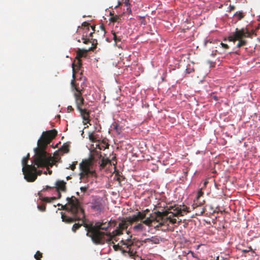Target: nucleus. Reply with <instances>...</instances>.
I'll return each mask as SVG.
<instances>
[{"label":"nucleus","instance_id":"obj_22","mask_svg":"<svg viewBox=\"0 0 260 260\" xmlns=\"http://www.w3.org/2000/svg\"><path fill=\"white\" fill-rule=\"evenodd\" d=\"M98 137L97 135H95L94 133H91L89 134V139L90 141L92 142H95L98 141Z\"/></svg>","mask_w":260,"mask_h":260},{"label":"nucleus","instance_id":"obj_47","mask_svg":"<svg viewBox=\"0 0 260 260\" xmlns=\"http://www.w3.org/2000/svg\"><path fill=\"white\" fill-rule=\"evenodd\" d=\"M100 28L104 31V32L105 33V27H104V25H101L100 26Z\"/></svg>","mask_w":260,"mask_h":260},{"label":"nucleus","instance_id":"obj_8","mask_svg":"<svg viewBox=\"0 0 260 260\" xmlns=\"http://www.w3.org/2000/svg\"><path fill=\"white\" fill-rule=\"evenodd\" d=\"M153 220L156 222H158V224L154 225L155 228H158L159 226L165 224L166 221L169 220L170 222L173 224L177 222V219L175 218H171V215L168 216V211H157L155 212L152 214Z\"/></svg>","mask_w":260,"mask_h":260},{"label":"nucleus","instance_id":"obj_12","mask_svg":"<svg viewBox=\"0 0 260 260\" xmlns=\"http://www.w3.org/2000/svg\"><path fill=\"white\" fill-rule=\"evenodd\" d=\"M67 183L63 180H57L55 183L54 187L57 192L58 199H60L61 197V192H66L67 190V187L66 186Z\"/></svg>","mask_w":260,"mask_h":260},{"label":"nucleus","instance_id":"obj_33","mask_svg":"<svg viewBox=\"0 0 260 260\" xmlns=\"http://www.w3.org/2000/svg\"><path fill=\"white\" fill-rule=\"evenodd\" d=\"M187 209H188V208L186 206L183 205V207L182 208H180V210L181 211V214H183L184 215V213L185 212H188V211H187Z\"/></svg>","mask_w":260,"mask_h":260},{"label":"nucleus","instance_id":"obj_3","mask_svg":"<svg viewBox=\"0 0 260 260\" xmlns=\"http://www.w3.org/2000/svg\"><path fill=\"white\" fill-rule=\"evenodd\" d=\"M67 203L61 205V209L68 212L71 216L61 213L62 221L67 223H72L75 221L81 220V223H75L72 227V231L76 232L81 225L85 223V214L83 208L81 207L78 200L74 196L67 198Z\"/></svg>","mask_w":260,"mask_h":260},{"label":"nucleus","instance_id":"obj_11","mask_svg":"<svg viewBox=\"0 0 260 260\" xmlns=\"http://www.w3.org/2000/svg\"><path fill=\"white\" fill-rule=\"evenodd\" d=\"M145 218V216L144 213H141L138 212L136 214L133 215L123 218L124 220L127 223V226L128 227L129 225H132L134 223L139 221L140 220H142Z\"/></svg>","mask_w":260,"mask_h":260},{"label":"nucleus","instance_id":"obj_32","mask_svg":"<svg viewBox=\"0 0 260 260\" xmlns=\"http://www.w3.org/2000/svg\"><path fill=\"white\" fill-rule=\"evenodd\" d=\"M124 4L125 6L127 7V10H129V12L131 11V10L130 9V3L129 0H125Z\"/></svg>","mask_w":260,"mask_h":260},{"label":"nucleus","instance_id":"obj_52","mask_svg":"<svg viewBox=\"0 0 260 260\" xmlns=\"http://www.w3.org/2000/svg\"><path fill=\"white\" fill-rule=\"evenodd\" d=\"M219 256H217L215 260H219Z\"/></svg>","mask_w":260,"mask_h":260},{"label":"nucleus","instance_id":"obj_1","mask_svg":"<svg viewBox=\"0 0 260 260\" xmlns=\"http://www.w3.org/2000/svg\"><path fill=\"white\" fill-rule=\"evenodd\" d=\"M57 132L53 129L44 132L38 141V147L35 148V157L34 160V165L27 164L28 158H23L22 160V172L24 179L28 182H34L37 179V168L52 167L51 162L52 158L45 151L48 144L57 135Z\"/></svg>","mask_w":260,"mask_h":260},{"label":"nucleus","instance_id":"obj_10","mask_svg":"<svg viewBox=\"0 0 260 260\" xmlns=\"http://www.w3.org/2000/svg\"><path fill=\"white\" fill-rule=\"evenodd\" d=\"M127 229V223L124 220L123 218L121 219V222L118 224L116 229L112 232V241L113 240L117 241L116 237L123 234V231Z\"/></svg>","mask_w":260,"mask_h":260},{"label":"nucleus","instance_id":"obj_6","mask_svg":"<svg viewBox=\"0 0 260 260\" xmlns=\"http://www.w3.org/2000/svg\"><path fill=\"white\" fill-rule=\"evenodd\" d=\"M92 162L90 160H85L80 164L81 172L80 179L81 181L85 182L86 180L90 177H96V173L95 171L90 170Z\"/></svg>","mask_w":260,"mask_h":260},{"label":"nucleus","instance_id":"obj_41","mask_svg":"<svg viewBox=\"0 0 260 260\" xmlns=\"http://www.w3.org/2000/svg\"><path fill=\"white\" fill-rule=\"evenodd\" d=\"M149 211V210L148 209H146L145 210H144L143 211H142V212L140 211V212L141 213H144V214H145V217H146V215H147V213Z\"/></svg>","mask_w":260,"mask_h":260},{"label":"nucleus","instance_id":"obj_20","mask_svg":"<svg viewBox=\"0 0 260 260\" xmlns=\"http://www.w3.org/2000/svg\"><path fill=\"white\" fill-rule=\"evenodd\" d=\"M145 241L153 244H158L159 243L160 239L157 236H153L150 238L146 239Z\"/></svg>","mask_w":260,"mask_h":260},{"label":"nucleus","instance_id":"obj_56","mask_svg":"<svg viewBox=\"0 0 260 260\" xmlns=\"http://www.w3.org/2000/svg\"><path fill=\"white\" fill-rule=\"evenodd\" d=\"M129 231H128L127 232V234H129Z\"/></svg>","mask_w":260,"mask_h":260},{"label":"nucleus","instance_id":"obj_54","mask_svg":"<svg viewBox=\"0 0 260 260\" xmlns=\"http://www.w3.org/2000/svg\"><path fill=\"white\" fill-rule=\"evenodd\" d=\"M72 65L74 66V65H76V64H75V63L74 62H72Z\"/></svg>","mask_w":260,"mask_h":260},{"label":"nucleus","instance_id":"obj_5","mask_svg":"<svg viewBox=\"0 0 260 260\" xmlns=\"http://www.w3.org/2000/svg\"><path fill=\"white\" fill-rule=\"evenodd\" d=\"M253 35L256 36L255 31L253 29H250V26H247L246 27L240 29L236 28L235 32H233L229 37V40L230 41L232 42L239 41L237 46L240 48L245 46L247 43V41L243 39L244 38H251Z\"/></svg>","mask_w":260,"mask_h":260},{"label":"nucleus","instance_id":"obj_46","mask_svg":"<svg viewBox=\"0 0 260 260\" xmlns=\"http://www.w3.org/2000/svg\"><path fill=\"white\" fill-rule=\"evenodd\" d=\"M235 9V7L234 6H230V11H233Z\"/></svg>","mask_w":260,"mask_h":260},{"label":"nucleus","instance_id":"obj_7","mask_svg":"<svg viewBox=\"0 0 260 260\" xmlns=\"http://www.w3.org/2000/svg\"><path fill=\"white\" fill-rule=\"evenodd\" d=\"M132 238V236H131ZM121 245H114L113 248L115 250L118 249L121 250L125 255H128L133 258L136 254V251L132 248L134 242L131 238L127 239L126 240H121Z\"/></svg>","mask_w":260,"mask_h":260},{"label":"nucleus","instance_id":"obj_2","mask_svg":"<svg viewBox=\"0 0 260 260\" xmlns=\"http://www.w3.org/2000/svg\"><path fill=\"white\" fill-rule=\"evenodd\" d=\"M116 223L115 220L102 219L96 221L94 224H84V226L87 231L86 236L90 237L95 244H114L112 241V232L108 231L111 228L115 226Z\"/></svg>","mask_w":260,"mask_h":260},{"label":"nucleus","instance_id":"obj_51","mask_svg":"<svg viewBox=\"0 0 260 260\" xmlns=\"http://www.w3.org/2000/svg\"><path fill=\"white\" fill-rule=\"evenodd\" d=\"M110 16H111V17H112L113 16H114L113 13H112V12L110 13Z\"/></svg>","mask_w":260,"mask_h":260},{"label":"nucleus","instance_id":"obj_37","mask_svg":"<svg viewBox=\"0 0 260 260\" xmlns=\"http://www.w3.org/2000/svg\"><path fill=\"white\" fill-rule=\"evenodd\" d=\"M77 162L76 161L75 163L73 164L72 165L70 166V168L73 171L74 170V169L76 168V165L77 164Z\"/></svg>","mask_w":260,"mask_h":260},{"label":"nucleus","instance_id":"obj_30","mask_svg":"<svg viewBox=\"0 0 260 260\" xmlns=\"http://www.w3.org/2000/svg\"><path fill=\"white\" fill-rule=\"evenodd\" d=\"M189 255H190L192 257L197 258L198 259V257L197 256V255L194 254L193 252H192V251L189 250L186 253V256H187V257H189Z\"/></svg>","mask_w":260,"mask_h":260},{"label":"nucleus","instance_id":"obj_31","mask_svg":"<svg viewBox=\"0 0 260 260\" xmlns=\"http://www.w3.org/2000/svg\"><path fill=\"white\" fill-rule=\"evenodd\" d=\"M38 208L40 211L42 212H44L46 210V206L44 204H43L42 205H38Z\"/></svg>","mask_w":260,"mask_h":260},{"label":"nucleus","instance_id":"obj_23","mask_svg":"<svg viewBox=\"0 0 260 260\" xmlns=\"http://www.w3.org/2000/svg\"><path fill=\"white\" fill-rule=\"evenodd\" d=\"M82 26H84L85 27H87V29L88 30L89 28L90 24L89 23L87 22H84L82 23ZM90 27H91L93 31L90 33L89 36L90 37H92L93 33L95 31V29H94L95 27L94 26H90Z\"/></svg>","mask_w":260,"mask_h":260},{"label":"nucleus","instance_id":"obj_34","mask_svg":"<svg viewBox=\"0 0 260 260\" xmlns=\"http://www.w3.org/2000/svg\"><path fill=\"white\" fill-rule=\"evenodd\" d=\"M249 251H252L253 252H254V251L252 249V247L251 246H248V249H243L242 250V252L243 253H247V252H248Z\"/></svg>","mask_w":260,"mask_h":260},{"label":"nucleus","instance_id":"obj_57","mask_svg":"<svg viewBox=\"0 0 260 260\" xmlns=\"http://www.w3.org/2000/svg\"><path fill=\"white\" fill-rule=\"evenodd\" d=\"M49 173V174H51V173H52V171H50Z\"/></svg>","mask_w":260,"mask_h":260},{"label":"nucleus","instance_id":"obj_53","mask_svg":"<svg viewBox=\"0 0 260 260\" xmlns=\"http://www.w3.org/2000/svg\"><path fill=\"white\" fill-rule=\"evenodd\" d=\"M70 178H71V177H69V176H68V177H67V180H69V179H70Z\"/></svg>","mask_w":260,"mask_h":260},{"label":"nucleus","instance_id":"obj_14","mask_svg":"<svg viewBox=\"0 0 260 260\" xmlns=\"http://www.w3.org/2000/svg\"><path fill=\"white\" fill-rule=\"evenodd\" d=\"M165 211H168V216L171 215V218H173V217L184 216L183 214H181L180 207L176 205L172 207L171 208L167 210H165Z\"/></svg>","mask_w":260,"mask_h":260},{"label":"nucleus","instance_id":"obj_16","mask_svg":"<svg viewBox=\"0 0 260 260\" xmlns=\"http://www.w3.org/2000/svg\"><path fill=\"white\" fill-rule=\"evenodd\" d=\"M132 229L135 232H141L145 230V227L141 221L134 225Z\"/></svg>","mask_w":260,"mask_h":260},{"label":"nucleus","instance_id":"obj_55","mask_svg":"<svg viewBox=\"0 0 260 260\" xmlns=\"http://www.w3.org/2000/svg\"><path fill=\"white\" fill-rule=\"evenodd\" d=\"M214 98L215 100H217V97L215 96Z\"/></svg>","mask_w":260,"mask_h":260},{"label":"nucleus","instance_id":"obj_45","mask_svg":"<svg viewBox=\"0 0 260 260\" xmlns=\"http://www.w3.org/2000/svg\"><path fill=\"white\" fill-rule=\"evenodd\" d=\"M96 48V45H94V46L91 47L88 49L89 50L93 51L94 49Z\"/></svg>","mask_w":260,"mask_h":260},{"label":"nucleus","instance_id":"obj_38","mask_svg":"<svg viewBox=\"0 0 260 260\" xmlns=\"http://www.w3.org/2000/svg\"><path fill=\"white\" fill-rule=\"evenodd\" d=\"M220 45H221L222 47L225 49H227L229 48V46L226 44L221 43Z\"/></svg>","mask_w":260,"mask_h":260},{"label":"nucleus","instance_id":"obj_18","mask_svg":"<svg viewBox=\"0 0 260 260\" xmlns=\"http://www.w3.org/2000/svg\"><path fill=\"white\" fill-rule=\"evenodd\" d=\"M204 194V192L202 190V189H200L197 193V196L196 197V202L197 203L196 204L197 205L196 207L200 206L202 205L203 203L204 202V201H200V198L203 196Z\"/></svg>","mask_w":260,"mask_h":260},{"label":"nucleus","instance_id":"obj_15","mask_svg":"<svg viewBox=\"0 0 260 260\" xmlns=\"http://www.w3.org/2000/svg\"><path fill=\"white\" fill-rule=\"evenodd\" d=\"M140 220L143 224H145L149 227L154 226V225L153 224V223H154V221L152 217V214H151L149 217H146L145 218Z\"/></svg>","mask_w":260,"mask_h":260},{"label":"nucleus","instance_id":"obj_35","mask_svg":"<svg viewBox=\"0 0 260 260\" xmlns=\"http://www.w3.org/2000/svg\"><path fill=\"white\" fill-rule=\"evenodd\" d=\"M185 70H186V73H187V74H190V73L194 71L193 68H190V67L188 68H187Z\"/></svg>","mask_w":260,"mask_h":260},{"label":"nucleus","instance_id":"obj_19","mask_svg":"<svg viewBox=\"0 0 260 260\" xmlns=\"http://www.w3.org/2000/svg\"><path fill=\"white\" fill-rule=\"evenodd\" d=\"M118 27L117 26H115V28H113L112 30V34L113 35V39L116 43H117L119 42H120L121 40V37L120 36H118L117 34L118 32L117 31L116 28Z\"/></svg>","mask_w":260,"mask_h":260},{"label":"nucleus","instance_id":"obj_24","mask_svg":"<svg viewBox=\"0 0 260 260\" xmlns=\"http://www.w3.org/2000/svg\"><path fill=\"white\" fill-rule=\"evenodd\" d=\"M109 163H111V160L110 159H105V158H103L101 160V163H100V167L102 168V169H103Z\"/></svg>","mask_w":260,"mask_h":260},{"label":"nucleus","instance_id":"obj_40","mask_svg":"<svg viewBox=\"0 0 260 260\" xmlns=\"http://www.w3.org/2000/svg\"><path fill=\"white\" fill-rule=\"evenodd\" d=\"M82 39L83 40V43L84 44H88L90 42V41L88 39L83 38Z\"/></svg>","mask_w":260,"mask_h":260},{"label":"nucleus","instance_id":"obj_42","mask_svg":"<svg viewBox=\"0 0 260 260\" xmlns=\"http://www.w3.org/2000/svg\"><path fill=\"white\" fill-rule=\"evenodd\" d=\"M205 208H202L201 211L200 212V215H202L205 212Z\"/></svg>","mask_w":260,"mask_h":260},{"label":"nucleus","instance_id":"obj_48","mask_svg":"<svg viewBox=\"0 0 260 260\" xmlns=\"http://www.w3.org/2000/svg\"><path fill=\"white\" fill-rule=\"evenodd\" d=\"M121 176H119L117 178V180L120 183L121 181Z\"/></svg>","mask_w":260,"mask_h":260},{"label":"nucleus","instance_id":"obj_36","mask_svg":"<svg viewBox=\"0 0 260 260\" xmlns=\"http://www.w3.org/2000/svg\"><path fill=\"white\" fill-rule=\"evenodd\" d=\"M88 188V186L81 187L80 190L82 192H85L87 191Z\"/></svg>","mask_w":260,"mask_h":260},{"label":"nucleus","instance_id":"obj_44","mask_svg":"<svg viewBox=\"0 0 260 260\" xmlns=\"http://www.w3.org/2000/svg\"><path fill=\"white\" fill-rule=\"evenodd\" d=\"M42 173V171H37V172H36V174H37V177L38 176V175H41Z\"/></svg>","mask_w":260,"mask_h":260},{"label":"nucleus","instance_id":"obj_21","mask_svg":"<svg viewBox=\"0 0 260 260\" xmlns=\"http://www.w3.org/2000/svg\"><path fill=\"white\" fill-rule=\"evenodd\" d=\"M109 20L111 22L117 23L118 24L121 22V17L119 15H115V16L111 17Z\"/></svg>","mask_w":260,"mask_h":260},{"label":"nucleus","instance_id":"obj_13","mask_svg":"<svg viewBox=\"0 0 260 260\" xmlns=\"http://www.w3.org/2000/svg\"><path fill=\"white\" fill-rule=\"evenodd\" d=\"M78 111L80 112L81 116L83 119V124L85 125L88 123L89 125H91L90 123V114L91 111L90 110H87L85 108L80 109Z\"/></svg>","mask_w":260,"mask_h":260},{"label":"nucleus","instance_id":"obj_58","mask_svg":"<svg viewBox=\"0 0 260 260\" xmlns=\"http://www.w3.org/2000/svg\"><path fill=\"white\" fill-rule=\"evenodd\" d=\"M211 260H215V259H211Z\"/></svg>","mask_w":260,"mask_h":260},{"label":"nucleus","instance_id":"obj_29","mask_svg":"<svg viewBox=\"0 0 260 260\" xmlns=\"http://www.w3.org/2000/svg\"><path fill=\"white\" fill-rule=\"evenodd\" d=\"M34 256L36 260H41V258L42 257V253L40 251H38Z\"/></svg>","mask_w":260,"mask_h":260},{"label":"nucleus","instance_id":"obj_50","mask_svg":"<svg viewBox=\"0 0 260 260\" xmlns=\"http://www.w3.org/2000/svg\"><path fill=\"white\" fill-rule=\"evenodd\" d=\"M121 5V3H120V2H118V5H117V6H116L115 7V8H117V7H118V6H119V5Z\"/></svg>","mask_w":260,"mask_h":260},{"label":"nucleus","instance_id":"obj_17","mask_svg":"<svg viewBox=\"0 0 260 260\" xmlns=\"http://www.w3.org/2000/svg\"><path fill=\"white\" fill-rule=\"evenodd\" d=\"M109 144L105 140H103L100 142L98 144L96 145V148H98L100 150H105L109 148Z\"/></svg>","mask_w":260,"mask_h":260},{"label":"nucleus","instance_id":"obj_25","mask_svg":"<svg viewBox=\"0 0 260 260\" xmlns=\"http://www.w3.org/2000/svg\"><path fill=\"white\" fill-rule=\"evenodd\" d=\"M234 17L237 18V20H240L244 18V14L242 11L236 12L234 14Z\"/></svg>","mask_w":260,"mask_h":260},{"label":"nucleus","instance_id":"obj_49","mask_svg":"<svg viewBox=\"0 0 260 260\" xmlns=\"http://www.w3.org/2000/svg\"><path fill=\"white\" fill-rule=\"evenodd\" d=\"M24 158H28V160L29 159V154L28 153L27 156L26 157H24Z\"/></svg>","mask_w":260,"mask_h":260},{"label":"nucleus","instance_id":"obj_43","mask_svg":"<svg viewBox=\"0 0 260 260\" xmlns=\"http://www.w3.org/2000/svg\"><path fill=\"white\" fill-rule=\"evenodd\" d=\"M54 187H51V186H49L46 185V186H45V188H44V189H45V190H48V189H52V188H53Z\"/></svg>","mask_w":260,"mask_h":260},{"label":"nucleus","instance_id":"obj_4","mask_svg":"<svg viewBox=\"0 0 260 260\" xmlns=\"http://www.w3.org/2000/svg\"><path fill=\"white\" fill-rule=\"evenodd\" d=\"M82 66H72L73 71V79L71 81V88L72 91L73 92L74 97L75 100L76 107L78 110L82 109V106L85 103L84 99L82 96V94L84 91V88L82 86H79V84L77 83L76 75L78 73L80 75L82 74Z\"/></svg>","mask_w":260,"mask_h":260},{"label":"nucleus","instance_id":"obj_27","mask_svg":"<svg viewBox=\"0 0 260 260\" xmlns=\"http://www.w3.org/2000/svg\"><path fill=\"white\" fill-rule=\"evenodd\" d=\"M69 145L64 144L61 148V150L63 151L64 153H68L70 151Z\"/></svg>","mask_w":260,"mask_h":260},{"label":"nucleus","instance_id":"obj_28","mask_svg":"<svg viewBox=\"0 0 260 260\" xmlns=\"http://www.w3.org/2000/svg\"><path fill=\"white\" fill-rule=\"evenodd\" d=\"M83 54H84V53H81V52H78L77 53V55L76 56V58H78V62L77 65H82V63L81 62V60H80V58L81 57H82V56H83Z\"/></svg>","mask_w":260,"mask_h":260},{"label":"nucleus","instance_id":"obj_26","mask_svg":"<svg viewBox=\"0 0 260 260\" xmlns=\"http://www.w3.org/2000/svg\"><path fill=\"white\" fill-rule=\"evenodd\" d=\"M57 197H44L43 198L42 200L44 202H47V203H51L53 201L56 200L57 199Z\"/></svg>","mask_w":260,"mask_h":260},{"label":"nucleus","instance_id":"obj_39","mask_svg":"<svg viewBox=\"0 0 260 260\" xmlns=\"http://www.w3.org/2000/svg\"><path fill=\"white\" fill-rule=\"evenodd\" d=\"M67 111L68 112H71L74 111V109L72 106H69L67 108Z\"/></svg>","mask_w":260,"mask_h":260},{"label":"nucleus","instance_id":"obj_9","mask_svg":"<svg viewBox=\"0 0 260 260\" xmlns=\"http://www.w3.org/2000/svg\"><path fill=\"white\" fill-rule=\"evenodd\" d=\"M92 210L98 213L103 212L105 208L104 202L103 199L99 197L92 196L91 201L90 203Z\"/></svg>","mask_w":260,"mask_h":260}]
</instances>
